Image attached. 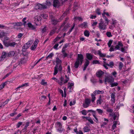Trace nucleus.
Here are the masks:
<instances>
[{
    "label": "nucleus",
    "instance_id": "26",
    "mask_svg": "<svg viewBox=\"0 0 134 134\" xmlns=\"http://www.w3.org/2000/svg\"><path fill=\"white\" fill-rule=\"evenodd\" d=\"M9 24H12L15 26H21L23 25L22 23H10Z\"/></svg>",
    "mask_w": 134,
    "mask_h": 134
},
{
    "label": "nucleus",
    "instance_id": "64",
    "mask_svg": "<svg viewBox=\"0 0 134 134\" xmlns=\"http://www.w3.org/2000/svg\"><path fill=\"white\" fill-rule=\"evenodd\" d=\"M96 13L98 15H100L101 14V13L99 11V9H97L96 10Z\"/></svg>",
    "mask_w": 134,
    "mask_h": 134
},
{
    "label": "nucleus",
    "instance_id": "6",
    "mask_svg": "<svg viewBox=\"0 0 134 134\" xmlns=\"http://www.w3.org/2000/svg\"><path fill=\"white\" fill-rule=\"evenodd\" d=\"M123 46V44L121 41H119L115 47V48L116 50H120V48Z\"/></svg>",
    "mask_w": 134,
    "mask_h": 134
},
{
    "label": "nucleus",
    "instance_id": "56",
    "mask_svg": "<svg viewBox=\"0 0 134 134\" xmlns=\"http://www.w3.org/2000/svg\"><path fill=\"white\" fill-rule=\"evenodd\" d=\"M75 23H74L73 24V25L72 27H71V29L69 31V34L72 31V30L74 29V28L75 26Z\"/></svg>",
    "mask_w": 134,
    "mask_h": 134
},
{
    "label": "nucleus",
    "instance_id": "9",
    "mask_svg": "<svg viewBox=\"0 0 134 134\" xmlns=\"http://www.w3.org/2000/svg\"><path fill=\"white\" fill-rule=\"evenodd\" d=\"M7 57H8V54H7L5 52L3 51L2 53V55L1 57V59H0V61H2L4 59Z\"/></svg>",
    "mask_w": 134,
    "mask_h": 134
},
{
    "label": "nucleus",
    "instance_id": "3",
    "mask_svg": "<svg viewBox=\"0 0 134 134\" xmlns=\"http://www.w3.org/2000/svg\"><path fill=\"white\" fill-rule=\"evenodd\" d=\"M106 25L104 24V22L102 21V19H100V22L99 24L98 27L100 30H104L106 29Z\"/></svg>",
    "mask_w": 134,
    "mask_h": 134
},
{
    "label": "nucleus",
    "instance_id": "57",
    "mask_svg": "<svg viewBox=\"0 0 134 134\" xmlns=\"http://www.w3.org/2000/svg\"><path fill=\"white\" fill-rule=\"evenodd\" d=\"M74 84L73 83H70L69 85L68 86V88L70 89H71L72 86L74 85Z\"/></svg>",
    "mask_w": 134,
    "mask_h": 134
},
{
    "label": "nucleus",
    "instance_id": "14",
    "mask_svg": "<svg viewBox=\"0 0 134 134\" xmlns=\"http://www.w3.org/2000/svg\"><path fill=\"white\" fill-rule=\"evenodd\" d=\"M86 57L87 59L90 60H91L93 58V55L90 53H87L86 54Z\"/></svg>",
    "mask_w": 134,
    "mask_h": 134
},
{
    "label": "nucleus",
    "instance_id": "41",
    "mask_svg": "<svg viewBox=\"0 0 134 134\" xmlns=\"http://www.w3.org/2000/svg\"><path fill=\"white\" fill-rule=\"evenodd\" d=\"M29 45L28 46L27 44L25 43L23 47V49H26L29 47Z\"/></svg>",
    "mask_w": 134,
    "mask_h": 134
},
{
    "label": "nucleus",
    "instance_id": "8",
    "mask_svg": "<svg viewBox=\"0 0 134 134\" xmlns=\"http://www.w3.org/2000/svg\"><path fill=\"white\" fill-rule=\"evenodd\" d=\"M64 80V78L62 77H61L59 78V79H57L56 81L61 86L63 85V80Z\"/></svg>",
    "mask_w": 134,
    "mask_h": 134
},
{
    "label": "nucleus",
    "instance_id": "29",
    "mask_svg": "<svg viewBox=\"0 0 134 134\" xmlns=\"http://www.w3.org/2000/svg\"><path fill=\"white\" fill-rule=\"evenodd\" d=\"M58 66L57 65H56L54 67V72L53 74L54 75H56L58 72Z\"/></svg>",
    "mask_w": 134,
    "mask_h": 134
},
{
    "label": "nucleus",
    "instance_id": "35",
    "mask_svg": "<svg viewBox=\"0 0 134 134\" xmlns=\"http://www.w3.org/2000/svg\"><path fill=\"white\" fill-rule=\"evenodd\" d=\"M0 29H3L4 28L7 29H9L10 28L9 27H6L3 25L0 24Z\"/></svg>",
    "mask_w": 134,
    "mask_h": 134
},
{
    "label": "nucleus",
    "instance_id": "33",
    "mask_svg": "<svg viewBox=\"0 0 134 134\" xmlns=\"http://www.w3.org/2000/svg\"><path fill=\"white\" fill-rule=\"evenodd\" d=\"M41 19V18L40 16H37V19L36 20V22H38L40 23Z\"/></svg>",
    "mask_w": 134,
    "mask_h": 134
},
{
    "label": "nucleus",
    "instance_id": "34",
    "mask_svg": "<svg viewBox=\"0 0 134 134\" xmlns=\"http://www.w3.org/2000/svg\"><path fill=\"white\" fill-rule=\"evenodd\" d=\"M28 85H28V83H25L24 84H23L21 86L18 87H17V88L16 89H18V88H21L24 86L27 87V86H28Z\"/></svg>",
    "mask_w": 134,
    "mask_h": 134
},
{
    "label": "nucleus",
    "instance_id": "53",
    "mask_svg": "<svg viewBox=\"0 0 134 134\" xmlns=\"http://www.w3.org/2000/svg\"><path fill=\"white\" fill-rule=\"evenodd\" d=\"M58 46L59 44L58 43H57L54 45V46L53 47V48L54 49L58 50Z\"/></svg>",
    "mask_w": 134,
    "mask_h": 134
},
{
    "label": "nucleus",
    "instance_id": "32",
    "mask_svg": "<svg viewBox=\"0 0 134 134\" xmlns=\"http://www.w3.org/2000/svg\"><path fill=\"white\" fill-rule=\"evenodd\" d=\"M53 55V53H50L46 58V60H47L49 58H51Z\"/></svg>",
    "mask_w": 134,
    "mask_h": 134
},
{
    "label": "nucleus",
    "instance_id": "37",
    "mask_svg": "<svg viewBox=\"0 0 134 134\" xmlns=\"http://www.w3.org/2000/svg\"><path fill=\"white\" fill-rule=\"evenodd\" d=\"M84 35L85 36L88 37L90 35L89 32L87 30H85L84 32Z\"/></svg>",
    "mask_w": 134,
    "mask_h": 134
},
{
    "label": "nucleus",
    "instance_id": "62",
    "mask_svg": "<svg viewBox=\"0 0 134 134\" xmlns=\"http://www.w3.org/2000/svg\"><path fill=\"white\" fill-rule=\"evenodd\" d=\"M41 16L44 19H46L48 17V16L46 14H42L41 15Z\"/></svg>",
    "mask_w": 134,
    "mask_h": 134
},
{
    "label": "nucleus",
    "instance_id": "21",
    "mask_svg": "<svg viewBox=\"0 0 134 134\" xmlns=\"http://www.w3.org/2000/svg\"><path fill=\"white\" fill-rule=\"evenodd\" d=\"M111 100L114 103L115 102V93H112L111 95Z\"/></svg>",
    "mask_w": 134,
    "mask_h": 134
},
{
    "label": "nucleus",
    "instance_id": "30",
    "mask_svg": "<svg viewBox=\"0 0 134 134\" xmlns=\"http://www.w3.org/2000/svg\"><path fill=\"white\" fill-rule=\"evenodd\" d=\"M56 62L57 64L61 63L62 62L61 60L58 57L56 58Z\"/></svg>",
    "mask_w": 134,
    "mask_h": 134
},
{
    "label": "nucleus",
    "instance_id": "13",
    "mask_svg": "<svg viewBox=\"0 0 134 134\" xmlns=\"http://www.w3.org/2000/svg\"><path fill=\"white\" fill-rule=\"evenodd\" d=\"M104 91H100L99 90H96L93 92V94L95 95L100 94V93L101 94L103 93Z\"/></svg>",
    "mask_w": 134,
    "mask_h": 134
},
{
    "label": "nucleus",
    "instance_id": "19",
    "mask_svg": "<svg viewBox=\"0 0 134 134\" xmlns=\"http://www.w3.org/2000/svg\"><path fill=\"white\" fill-rule=\"evenodd\" d=\"M104 74V72L102 71H100L96 73L97 76L100 77H101Z\"/></svg>",
    "mask_w": 134,
    "mask_h": 134
},
{
    "label": "nucleus",
    "instance_id": "46",
    "mask_svg": "<svg viewBox=\"0 0 134 134\" xmlns=\"http://www.w3.org/2000/svg\"><path fill=\"white\" fill-rule=\"evenodd\" d=\"M107 112L109 113H112L113 111V110L111 109L110 108H109L106 109Z\"/></svg>",
    "mask_w": 134,
    "mask_h": 134
},
{
    "label": "nucleus",
    "instance_id": "10",
    "mask_svg": "<svg viewBox=\"0 0 134 134\" xmlns=\"http://www.w3.org/2000/svg\"><path fill=\"white\" fill-rule=\"evenodd\" d=\"M52 2L51 0H46L45 3H44L47 7V8L52 5Z\"/></svg>",
    "mask_w": 134,
    "mask_h": 134
},
{
    "label": "nucleus",
    "instance_id": "50",
    "mask_svg": "<svg viewBox=\"0 0 134 134\" xmlns=\"http://www.w3.org/2000/svg\"><path fill=\"white\" fill-rule=\"evenodd\" d=\"M123 64L121 62H120L119 63V69L120 70H121L122 68V67Z\"/></svg>",
    "mask_w": 134,
    "mask_h": 134
},
{
    "label": "nucleus",
    "instance_id": "25",
    "mask_svg": "<svg viewBox=\"0 0 134 134\" xmlns=\"http://www.w3.org/2000/svg\"><path fill=\"white\" fill-rule=\"evenodd\" d=\"M110 84L111 87H114L117 86L118 85V83L117 82H113L110 83Z\"/></svg>",
    "mask_w": 134,
    "mask_h": 134
},
{
    "label": "nucleus",
    "instance_id": "49",
    "mask_svg": "<svg viewBox=\"0 0 134 134\" xmlns=\"http://www.w3.org/2000/svg\"><path fill=\"white\" fill-rule=\"evenodd\" d=\"M37 46L33 44L31 47V50L32 51L34 50L36 48Z\"/></svg>",
    "mask_w": 134,
    "mask_h": 134
},
{
    "label": "nucleus",
    "instance_id": "7",
    "mask_svg": "<svg viewBox=\"0 0 134 134\" xmlns=\"http://www.w3.org/2000/svg\"><path fill=\"white\" fill-rule=\"evenodd\" d=\"M53 6L55 7L58 8L60 5V3L58 0H54Z\"/></svg>",
    "mask_w": 134,
    "mask_h": 134
},
{
    "label": "nucleus",
    "instance_id": "45",
    "mask_svg": "<svg viewBox=\"0 0 134 134\" xmlns=\"http://www.w3.org/2000/svg\"><path fill=\"white\" fill-rule=\"evenodd\" d=\"M3 43L6 47H8L9 46V42H8L5 41H3Z\"/></svg>",
    "mask_w": 134,
    "mask_h": 134
},
{
    "label": "nucleus",
    "instance_id": "63",
    "mask_svg": "<svg viewBox=\"0 0 134 134\" xmlns=\"http://www.w3.org/2000/svg\"><path fill=\"white\" fill-rule=\"evenodd\" d=\"M27 127L25 126L24 127L23 129L21 131H23V132H24L26 131L27 129Z\"/></svg>",
    "mask_w": 134,
    "mask_h": 134
},
{
    "label": "nucleus",
    "instance_id": "28",
    "mask_svg": "<svg viewBox=\"0 0 134 134\" xmlns=\"http://www.w3.org/2000/svg\"><path fill=\"white\" fill-rule=\"evenodd\" d=\"M83 129L84 131L85 132H89L90 130V129L87 126H85L83 128Z\"/></svg>",
    "mask_w": 134,
    "mask_h": 134
},
{
    "label": "nucleus",
    "instance_id": "48",
    "mask_svg": "<svg viewBox=\"0 0 134 134\" xmlns=\"http://www.w3.org/2000/svg\"><path fill=\"white\" fill-rule=\"evenodd\" d=\"M61 37H57L54 40L53 42L54 43H55L57 41H59L60 38Z\"/></svg>",
    "mask_w": 134,
    "mask_h": 134
},
{
    "label": "nucleus",
    "instance_id": "44",
    "mask_svg": "<svg viewBox=\"0 0 134 134\" xmlns=\"http://www.w3.org/2000/svg\"><path fill=\"white\" fill-rule=\"evenodd\" d=\"M9 100V99H7L5 102L1 103L2 105H3V106H4L5 104H7L8 103Z\"/></svg>",
    "mask_w": 134,
    "mask_h": 134
},
{
    "label": "nucleus",
    "instance_id": "59",
    "mask_svg": "<svg viewBox=\"0 0 134 134\" xmlns=\"http://www.w3.org/2000/svg\"><path fill=\"white\" fill-rule=\"evenodd\" d=\"M49 18L51 19V20L55 19L54 16L51 14H49Z\"/></svg>",
    "mask_w": 134,
    "mask_h": 134
},
{
    "label": "nucleus",
    "instance_id": "38",
    "mask_svg": "<svg viewBox=\"0 0 134 134\" xmlns=\"http://www.w3.org/2000/svg\"><path fill=\"white\" fill-rule=\"evenodd\" d=\"M96 111L100 115H102L103 113V111L101 109H96Z\"/></svg>",
    "mask_w": 134,
    "mask_h": 134
},
{
    "label": "nucleus",
    "instance_id": "47",
    "mask_svg": "<svg viewBox=\"0 0 134 134\" xmlns=\"http://www.w3.org/2000/svg\"><path fill=\"white\" fill-rule=\"evenodd\" d=\"M26 62V60L25 58H22L21 59L20 62L21 64H23L25 63Z\"/></svg>",
    "mask_w": 134,
    "mask_h": 134
},
{
    "label": "nucleus",
    "instance_id": "31",
    "mask_svg": "<svg viewBox=\"0 0 134 134\" xmlns=\"http://www.w3.org/2000/svg\"><path fill=\"white\" fill-rule=\"evenodd\" d=\"M101 96H99L98 99L97 101V104H101Z\"/></svg>",
    "mask_w": 134,
    "mask_h": 134
},
{
    "label": "nucleus",
    "instance_id": "60",
    "mask_svg": "<svg viewBox=\"0 0 134 134\" xmlns=\"http://www.w3.org/2000/svg\"><path fill=\"white\" fill-rule=\"evenodd\" d=\"M46 28L47 27H45L43 29H42L41 31L42 33H43L44 32H45L46 31Z\"/></svg>",
    "mask_w": 134,
    "mask_h": 134
},
{
    "label": "nucleus",
    "instance_id": "5",
    "mask_svg": "<svg viewBox=\"0 0 134 134\" xmlns=\"http://www.w3.org/2000/svg\"><path fill=\"white\" fill-rule=\"evenodd\" d=\"M91 102V100L90 99L88 98H86L85 100V103L83 104V106L85 108L88 107L90 104Z\"/></svg>",
    "mask_w": 134,
    "mask_h": 134
},
{
    "label": "nucleus",
    "instance_id": "24",
    "mask_svg": "<svg viewBox=\"0 0 134 134\" xmlns=\"http://www.w3.org/2000/svg\"><path fill=\"white\" fill-rule=\"evenodd\" d=\"M65 79L63 80L64 84H65L69 80V76H68L66 75L65 76Z\"/></svg>",
    "mask_w": 134,
    "mask_h": 134
},
{
    "label": "nucleus",
    "instance_id": "39",
    "mask_svg": "<svg viewBox=\"0 0 134 134\" xmlns=\"http://www.w3.org/2000/svg\"><path fill=\"white\" fill-rule=\"evenodd\" d=\"M16 44V43L14 42H9V46H10L12 47H14Z\"/></svg>",
    "mask_w": 134,
    "mask_h": 134
},
{
    "label": "nucleus",
    "instance_id": "15",
    "mask_svg": "<svg viewBox=\"0 0 134 134\" xmlns=\"http://www.w3.org/2000/svg\"><path fill=\"white\" fill-rule=\"evenodd\" d=\"M35 9L39 10H42L41 5V4L39 3L37 4L35 6Z\"/></svg>",
    "mask_w": 134,
    "mask_h": 134
},
{
    "label": "nucleus",
    "instance_id": "61",
    "mask_svg": "<svg viewBox=\"0 0 134 134\" xmlns=\"http://www.w3.org/2000/svg\"><path fill=\"white\" fill-rule=\"evenodd\" d=\"M38 42V40L36 39L35 40L33 44L37 46Z\"/></svg>",
    "mask_w": 134,
    "mask_h": 134
},
{
    "label": "nucleus",
    "instance_id": "11",
    "mask_svg": "<svg viewBox=\"0 0 134 134\" xmlns=\"http://www.w3.org/2000/svg\"><path fill=\"white\" fill-rule=\"evenodd\" d=\"M90 63L89 61L86 59V61L84 65V67L83 69V70L85 71L86 70L87 67L88 66Z\"/></svg>",
    "mask_w": 134,
    "mask_h": 134
},
{
    "label": "nucleus",
    "instance_id": "18",
    "mask_svg": "<svg viewBox=\"0 0 134 134\" xmlns=\"http://www.w3.org/2000/svg\"><path fill=\"white\" fill-rule=\"evenodd\" d=\"M103 62L106 65L109 66H110L111 68H112L114 66V64L113 62H110L109 64H108V63H106L105 61H104Z\"/></svg>",
    "mask_w": 134,
    "mask_h": 134
},
{
    "label": "nucleus",
    "instance_id": "40",
    "mask_svg": "<svg viewBox=\"0 0 134 134\" xmlns=\"http://www.w3.org/2000/svg\"><path fill=\"white\" fill-rule=\"evenodd\" d=\"M88 112H91L92 113V114L93 116H95V115H96V111L92 110H88L87 111Z\"/></svg>",
    "mask_w": 134,
    "mask_h": 134
},
{
    "label": "nucleus",
    "instance_id": "12",
    "mask_svg": "<svg viewBox=\"0 0 134 134\" xmlns=\"http://www.w3.org/2000/svg\"><path fill=\"white\" fill-rule=\"evenodd\" d=\"M27 25L29 28L31 30H34L36 29V27L35 26L32 25L30 23H28Z\"/></svg>",
    "mask_w": 134,
    "mask_h": 134
},
{
    "label": "nucleus",
    "instance_id": "36",
    "mask_svg": "<svg viewBox=\"0 0 134 134\" xmlns=\"http://www.w3.org/2000/svg\"><path fill=\"white\" fill-rule=\"evenodd\" d=\"M41 5L42 10L47 9V7L46 6L44 3L42 4H41Z\"/></svg>",
    "mask_w": 134,
    "mask_h": 134
},
{
    "label": "nucleus",
    "instance_id": "58",
    "mask_svg": "<svg viewBox=\"0 0 134 134\" xmlns=\"http://www.w3.org/2000/svg\"><path fill=\"white\" fill-rule=\"evenodd\" d=\"M87 120L91 124H93L94 123L93 121L90 117H89V118Z\"/></svg>",
    "mask_w": 134,
    "mask_h": 134
},
{
    "label": "nucleus",
    "instance_id": "43",
    "mask_svg": "<svg viewBox=\"0 0 134 134\" xmlns=\"http://www.w3.org/2000/svg\"><path fill=\"white\" fill-rule=\"evenodd\" d=\"M41 84L42 85H47V82H45V81L43 79L41 81Z\"/></svg>",
    "mask_w": 134,
    "mask_h": 134
},
{
    "label": "nucleus",
    "instance_id": "16",
    "mask_svg": "<svg viewBox=\"0 0 134 134\" xmlns=\"http://www.w3.org/2000/svg\"><path fill=\"white\" fill-rule=\"evenodd\" d=\"M51 21L52 24L54 25H56L58 22V20L55 18L52 20Z\"/></svg>",
    "mask_w": 134,
    "mask_h": 134
},
{
    "label": "nucleus",
    "instance_id": "55",
    "mask_svg": "<svg viewBox=\"0 0 134 134\" xmlns=\"http://www.w3.org/2000/svg\"><path fill=\"white\" fill-rule=\"evenodd\" d=\"M81 113L82 114L84 115H86L87 114L86 111L85 110H83L81 111Z\"/></svg>",
    "mask_w": 134,
    "mask_h": 134
},
{
    "label": "nucleus",
    "instance_id": "54",
    "mask_svg": "<svg viewBox=\"0 0 134 134\" xmlns=\"http://www.w3.org/2000/svg\"><path fill=\"white\" fill-rule=\"evenodd\" d=\"M113 41L112 40H110L108 42V44L109 47H110L111 46V45Z\"/></svg>",
    "mask_w": 134,
    "mask_h": 134
},
{
    "label": "nucleus",
    "instance_id": "4",
    "mask_svg": "<svg viewBox=\"0 0 134 134\" xmlns=\"http://www.w3.org/2000/svg\"><path fill=\"white\" fill-rule=\"evenodd\" d=\"M114 79L113 77L112 76H108L106 77L105 79V83L106 82L111 83V82H114Z\"/></svg>",
    "mask_w": 134,
    "mask_h": 134
},
{
    "label": "nucleus",
    "instance_id": "51",
    "mask_svg": "<svg viewBox=\"0 0 134 134\" xmlns=\"http://www.w3.org/2000/svg\"><path fill=\"white\" fill-rule=\"evenodd\" d=\"M92 63L93 64H100V62L99 61L97 60H93L92 62Z\"/></svg>",
    "mask_w": 134,
    "mask_h": 134
},
{
    "label": "nucleus",
    "instance_id": "42",
    "mask_svg": "<svg viewBox=\"0 0 134 134\" xmlns=\"http://www.w3.org/2000/svg\"><path fill=\"white\" fill-rule=\"evenodd\" d=\"M7 83L6 82H5L2 84H1L0 85V90H1L2 88H3L4 86L5 85H6V83Z\"/></svg>",
    "mask_w": 134,
    "mask_h": 134
},
{
    "label": "nucleus",
    "instance_id": "20",
    "mask_svg": "<svg viewBox=\"0 0 134 134\" xmlns=\"http://www.w3.org/2000/svg\"><path fill=\"white\" fill-rule=\"evenodd\" d=\"M98 54L100 56L102 57H106V54H105L102 53L101 51L100 50L98 51Z\"/></svg>",
    "mask_w": 134,
    "mask_h": 134
},
{
    "label": "nucleus",
    "instance_id": "2",
    "mask_svg": "<svg viewBox=\"0 0 134 134\" xmlns=\"http://www.w3.org/2000/svg\"><path fill=\"white\" fill-rule=\"evenodd\" d=\"M55 127L57 131L61 133L64 131V129L62 128V124L59 122H57L55 124Z\"/></svg>",
    "mask_w": 134,
    "mask_h": 134
},
{
    "label": "nucleus",
    "instance_id": "22",
    "mask_svg": "<svg viewBox=\"0 0 134 134\" xmlns=\"http://www.w3.org/2000/svg\"><path fill=\"white\" fill-rule=\"evenodd\" d=\"M78 4L77 3H74V7L73 8V11L74 12L78 8Z\"/></svg>",
    "mask_w": 134,
    "mask_h": 134
},
{
    "label": "nucleus",
    "instance_id": "23",
    "mask_svg": "<svg viewBox=\"0 0 134 134\" xmlns=\"http://www.w3.org/2000/svg\"><path fill=\"white\" fill-rule=\"evenodd\" d=\"M15 54V52L13 51L9 52L8 54V56L9 57H10L14 56Z\"/></svg>",
    "mask_w": 134,
    "mask_h": 134
},
{
    "label": "nucleus",
    "instance_id": "52",
    "mask_svg": "<svg viewBox=\"0 0 134 134\" xmlns=\"http://www.w3.org/2000/svg\"><path fill=\"white\" fill-rule=\"evenodd\" d=\"M106 35L108 37H110L112 36L111 33L109 32H108L106 33Z\"/></svg>",
    "mask_w": 134,
    "mask_h": 134
},
{
    "label": "nucleus",
    "instance_id": "1",
    "mask_svg": "<svg viewBox=\"0 0 134 134\" xmlns=\"http://www.w3.org/2000/svg\"><path fill=\"white\" fill-rule=\"evenodd\" d=\"M83 56L82 54H78L77 58L76 59V61L74 64V66L75 68H77L79 65L80 62L81 65L83 62Z\"/></svg>",
    "mask_w": 134,
    "mask_h": 134
},
{
    "label": "nucleus",
    "instance_id": "27",
    "mask_svg": "<svg viewBox=\"0 0 134 134\" xmlns=\"http://www.w3.org/2000/svg\"><path fill=\"white\" fill-rule=\"evenodd\" d=\"M91 96L92 97L91 101L93 103L96 99V97L95 96V95L94 94H93V93H92Z\"/></svg>",
    "mask_w": 134,
    "mask_h": 134
},
{
    "label": "nucleus",
    "instance_id": "17",
    "mask_svg": "<svg viewBox=\"0 0 134 134\" xmlns=\"http://www.w3.org/2000/svg\"><path fill=\"white\" fill-rule=\"evenodd\" d=\"M87 22H84L80 24L79 26L81 28L85 27L87 26Z\"/></svg>",
    "mask_w": 134,
    "mask_h": 134
}]
</instances>
